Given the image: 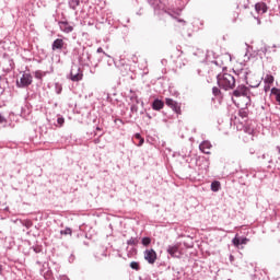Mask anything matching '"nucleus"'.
Returning <instances> with one entry per match:
<instances>
[{"label": "nucleus", "mask_w": 280, "mask_h": 280, "mask_svg": "<svg viewBox=\"0 0 280 280\" xmlns=\"http://www.w3.org/2000/svg\"><path fill=\"white\" fill-rule=\"evenodd\" d=\"M65 121H66L65 117H58L57 119L58 126H63Z\"/></svg>", "instance_id": "nucleus-21"}, {"label": "nucleus", "mask_w": 280, "mask_h": 280, "mask_svg": "<svg viewBox=\"0 0 280 280\" xmlns=\"http://www.w3.org/2000/svg\"><path fill=\"white\" fill-rule=\"evenodd\" d=\"M221 187V183L219 180H214L212 184H211V189L212 191H219Z\"/></svg>", "instance_id": "nucleus-15"}, {"label": "nucleus", "mask_w": 280, "mask_h": 280, "mask_svg": "<svg viewBox=\"0 0 280 280\" xmlns=\"http://www.w3.org/2000/svg\"><path fill=\"white\" fill-rule=\"evenodd\" d=\"M211 149H212V145L210 141H202V143H200V150L205 154H211Z\"/></svg>", "instance_id": "nucleus-11"}, {"label": "nucleus", "mask_w": 280, "mask_h": 280, "mask_svg": "<svg viewBox=\"0 0 280 280\" xmlns=\"http://www.w3.org/2000/svg\"><path fill=\"white\" fill-rule=\"evenodd\" d=\"M271 93L276 96V101L280 104V89L273 88L271 89Z\"/></svg>", "instance_id": "nucleus-14"}, {"label": "nucleus", "mask_w": 280, "mask_h": 280, "mask_svg": "<svg viewBox=\"0 0 280 280\" xmlns=\"http://www.w3.org/2000/svg\"><path fill=\"white\" fill-rule=\"evenodd\" d=\"M242 95L245 97H250V91L248 86H245L244 84H241L236 88V91H234L235 97H241Z\"/></svg>", "instance_id": "nucleus-5"}, {"label": "nucleus", "mask_w": 280, "mask_h": 280, "mask_svg": "<svg viewBox=\"0 0 280 280\" xmlns=\"http://www.w3.org/2000/svg\"><path fill=\"white\" fill-rule=\"evenodd\" d=\"M130 268H132L133 270H140L139 261H131Z\"/></svg>", "instance_id": "nucleus-17"}, {"label": "nucleus", "mask_w": 280, "mask_h": 280, "mask_svg": "<svg viewBox=\"0 0 280 280\" xmlns=\"http://www.w3.org/2000/svg\"><path fill=\"white\" fill-rule=\"evenodd\" d=\"M135 139H138L139 141L138 145H143L144 139L141 137V135L139 133L135 135Z\"/></svg>", "instance_id": "nucleus-18"}, {"label": "nucleus", "mask_w": 280, "mask_h": 280, "mask_svg": "<svg viewBox=\"0 0 280 280\" xmlns=\"http://www.w3.org/2000/svg\"><path fill=\"white\" fill-rule=\"evenodd\" d=\"M255 10L258 14H266L268 12L267 3H256Z\"/></svg>", "instance_id": "nucleus-12"}, {"label": "nucleus", "mask_w": 280, "mask_h": 280, "mask_svg": "<svg viewBox=\"0 0 280 280\" xmlns=\"http://www.w3.org/2000/svg\"><path fill=\"white\" fill-rule=\"evenodd\" d=\"M278 152H279V154H280V147H278Z\"/></svg>", "instance_id": "nucleus-33"}, {"label": "nucleus", "mask_w": 280, "mask_h": 280, "mask_svg": "<svg viewBox=\"0 0 280 280\" xmlns=\"http://www.w3.org/2000/svg\"><path fill=\"white\" fill-rule=\"evenodd\" d=\"M97 54H104V49H102V47H98Z\"/></svg>", "instance_id": "nucleus-29"}, {"label": "nucleus", "mask_w": 280, "mask_h": 280, "mask_svg": "<svg viewBox=\"0 0 280 280\" xmlns=\"http://www.w3.org/2000/svg\"><path fill=\"white\" fill-rule=\"evenodd\" d=\"M264 82L266 84L265 85V92L268 93V91H270V89H271V84H273V82H275V77L273 75H266Z\"/></svg>", "instance_id": "nucleus-10"}, {"label": "nucleus", "mask_w": 280, "mask_h": 280, "mask_svg": "<svg viewBox=\"0 0 280 280\" xmlns=\"http://www.w3.org/2000/svg\"><path fill=\"white\" fill-rule=\"evenodd\" d=\"M66 43L62 38H57L51 45L52 51H56L57 49H63Z\"/></svg>", "instance_id": "nucleus-9"}, {"label": "nucleus", "mask_w": 280, "mask_h": 280, "mask_svg": "<svg viewBox=\"0 0 280 280\" xmlns=\"http://www.w3.org/2000/svg\"><path fill=\"white\" fill-rule=\"evenodd\" d=\"M7 121L5 117L3 115H0V124H4Z\"/></svg>", "instance_id": "nucleus-28"}, {"label": "nucleus", "mask_w": 280, "mask_h": 280, "mask_svg": "<svg viewBox=\"0 0 280 280\" xmlns=\"http://www.w3.org/2000/svg\"><path fill=\"white\" fill-rule=\"evenodd\" d=\"M217 82L219 86L225 91H229V89H234L236 84V80L231 73H219L217 77Z\"/></svg>", "instance_id": "nucleus-1"}, {"label": "nucleus", "mask_w": 280, "mask_h": 280, "mask_svg": "<svg viewBox=\"0 0 280 280\" xmlns=\"http://www.w3.org/2000/svg\"><path fill=\"white\" fill-rule=\"evenodd\" d=\"M248 242V238L247 237H242L241 238V244H247Z\"/></svg>", "instance_id": "nucleus-27"}, {"label": "nucleus", "mask_w": 280, "mask_h": 280, "mask_svg": "<svg viewBox=\"0 0 280 280\" xmlns=\"http://www.w3.org/2000/svg\"><path fill=\"white\" fill-rule=\"evenodd\" d=\"M259 84H260V82H256V83H254V82H252V80H249V86H252V88H257V86H259Z\"/></svg>", "instance_id": "nucleus-25"}, {"label": "nucleus", "mask_w": 280, "mask_h": 280, "mask_svg": "<svg viewBox=\"0 0 280 280\" xmlns=\"http://www.w3.org/2000/svg\"><path fill=\"white\" fill-rule=\"evenodd\" d=\"M151 242H152L151 237H142L143 246H149Z\"/></svg>", "instance_id": "nucleus-19"}, {"label": "nucleus", "mask_w": 280, "mask_h": 280, "mask_svg": "<svg viewBox=\"0 0 280 280\" xmlns=\"http://www.w3.org/2000/svg\"><path fill=\"white\" fill-rule=\"evenodd\" d=\"M144 259L149 262V264H155L156 259H158V253L156 250H154V248H147L144 250Z\"/></svg>", "instance_id": "nucleus-4"}, {"label": "nucleus", "mask_w": 280, "mask_h": 280, "mask_svg": "<svg viewBox=\"0 0 280 280\" xmlns=\"http://www.w3.org/2000/svg\"><path fill=\"white\" fill-rule=\"evenodd\" d=\"M33 82V75L31 73H24L20 81L16 82V85L22 88V86H30Z\"/></svg>", "instance_id": "nucleus-6"}, {"label": "nucleus", "mask_w": 280, "mask_h": 280, "mask_svg": "<svg viewBox=\"0 0 280 280\" xmlns=\"http://www.w3.org/2000/svg\"><path fill=\"white\" fill-rule=\"evenodd\" d=\"M238 115L243 118L248 117V113L246 110H240Z\"/></svg>", "instance_id": "nucleus-24"}, {"label": "nucleus", "mask_w": 280, "mask_h": 280, "mask_svg": "<svg viewBox=\"0 0 280 280\" xmlns=\"http://www.w3.org/2000/svg\"><path fill=\"white\" fill-rule=\"evenodd\" d=\"M241 242L242 241L240 240V237H234V240H233L234 246H240Z\"/></svg>", "instance_id": "nucleus-23"}, {"label": "nucleus", "mask_w": 280, "mask_h": 280, "mask_svg": "<svg viewBox=\"0 0 280 280\" xmlns=\"http://www.w3.org/2000/svg\"><path fill=\"white\" fill-rule=\"evenodd\" d=\"M59 27H60L61 32H65V34H70L71 32H73V27L71 25H69V23L67 21H61L59 23Z\"/></svg>", "instance_id": "nucleus-8"}, {"label": "nucleus", "mask_w": 280, "mask_h": 280, "mask_svg": "<svg viewBox=\"0 0 280 280\" xmlns=\"http://www.w3.org/2000/svg\"><path fill=\"white\" fill-rule=\"evenodd\" d=\"M165 104H166V106L172 108V110H174V113H176V115H182V113H183L182 104H179V102H175V100H172L171 97H166Z\"/></svg>", "instance_id": "nucleus-3"}, {"label": "nucleus", "mask_w": 280, "mask_h": 280, "mask_svg": "<svg viewBox=\"0 0 280 280\" xmlns=\"http://www.w3.org/2000/svg\"><path fill=\"white\" fill-rule=\"evenodd\" d=\"M212 93H213V95H215V96L221 95V91H220V89H218V86H214V88L212 89Z\"/></svg>", "instance_id": "nucleus-20"}, {"label": "nucleus", "mask_w": 280, "mask_h": 280, "mask_svg": "<svg viewBox=\"0 0 280 280\" xmlns=\"http://www.w3.org/2000/svg\"><path fill=\"white\" fill-rule=\"evenodd\" d=\"M32 224L33 223L30 220L25 223L26 226H32Z\"/></svg>", "instance_id": "nucleus-30"}, {"label": "nucleus", "mask_w": 280, "mask_h": 280, "mask_svg": "<svg viewBox=\"0 0 280 280\" xmlns=\"http://www.w3.org/2000/svg\"><path fill=\"white\" fill-rule=\"evenodd\" d=\"M40 75H39V73H36V78H39Z\"/></svg>", "instance_id": "nucleus-32"}, {"label": "nucleus", "mask_w": 280, "mask_h": 280, "mask_svg": "<svg viewBox=\"0 0 280 280\" xmlns=\"http://www.w3.org/2000/svg\"><path fill=\"white\" fill-rule=\"evenodd\" d=\"M2 272H3V266H1L0 264V275H2Z\"/></svg>", "instance_id": "nucleus-31"}, {"label": "nucleus", "mask_w": 280, "mask_h": 280, "mask_svg": "<svg viewBox=\"0 0 280 280\" xmlns=\"http://www.w3.org/2000/svg\"><path fill=\"white\" fill-rule=\"evenodd\" d=\"M152 108L154 110H162V108H164V102H162V100H154Z\"/></svg>", "instance_id": "nucleus-13"}, {"label": "nucleus", "mask_w": 280, "mask_h": 280, "mask_svg": "<svg viewBox=\"0 0 280 280\" xmlns=\"http://www.w3.org/2000/svg\"><path fill=\"white\" fill-rule=\"evenodd\" d=\"M72 233V229H65V231H61V234H65V235H71Z\"/></svg>", "instance_id": "nucleus-22"}, {"label": "nucleus", "mask_w": 280, "mask_h": 280, "mask_svg": "<svg viewBox=\"0 0 280 280\" xmlns=\"http://www.w3.org/2000/svg\"><path fill=\"white\" fill-rule=\"evenodd\" d=\"M136 103L138 104V100H136Z\"/></svg>", "instance_id": "nucleus-34"}, {"label": "nucleus", "mask_w": 280, "mask_h": 280, "mask_svg": "<svg viewBox=\"0 0 280 280\" xmlns=\"http://www.w3.org/2000/svg\"><path fill=\"white\" fill-rule=\"evenodd\" d=\"M180 244H174L168 246L167 248V253L172 256V257H180Z\"/></svg>", "instance_id": "nucleus-7"}, {"label": "nucleus", "mask_w": 280, "mask_h": 280, "mask_svg": "<svg viewBox=\"0 0 280 280\" xmlns=\"http://www.w3.org/2000/svg\"><path fill=\"white\" fill-rule=\"evenodd\" d=\"M83 77L84 75L82 73V69H80V67H78V65H74L70 71V78H71L72 82H80Z\"/></svg>", "instance_id": "nucleus-2"}, {"label": "nucleus", "mask_w": 280, "mask_h": 280, "mask_svg": "<svg viewBox=\"0 0 280 280\" xmlns=\"http://www.w3.org/2000/svg\"><path fill=\"white\" fill-rule=\"evenodd\" d=\"M78 5H80V0L70 1V8H72V10H75Z\"/></svg>", "instance_id": "nucleus-16"}, {"label": "nucleus", "mask_w": 280, "mask_h": 280, "mask_svg": "<svg viewBox=\"0 0 280 280\" xmlns=\"http://www.w3.org/2000/svg\"><path fill=\"white\" fill-rule=\"evenodd\" d=\"M131 113H138V106L136 104L131 105Z\"/></svg>", "instance_id": "nucleus-26"}]
</instances>
